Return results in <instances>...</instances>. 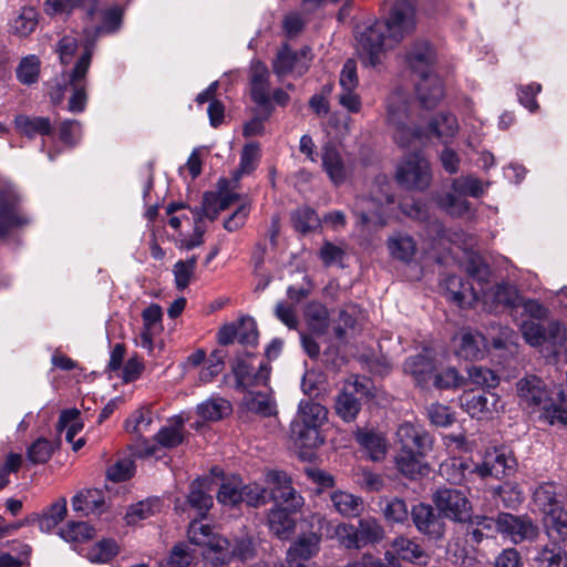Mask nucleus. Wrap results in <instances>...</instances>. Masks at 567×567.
<instances>
[{
  "mask_svg": "<svg viewBox=\"0 0 567 567\" xmlns=\"http://www.w3.org/2000/svg\"><path fill=\"white\" fill-rule=\"evenodd\" d=\"M416 27L415 7L411 1L396 2L384 21H375L358 37V54L363 66L377 68L389 50L395 48Z\"/></svg>",
  "mask_w": 567,
  "mask_h": 567,
  "instance_id": "f257e3e1",
  "label": "nucleus"
},
{
  "mask_svg": "<svg viewBox=\"0 0 567 567\" xmlns=\"http://www.w3.org/2000/svg\"><path fill=\"white\" fill-rule=\"evenodd\" d=\"M79 49V39L74 33H68L60 38L55 44V52L61 64L68 66L74 59ZM93 50L85 45L81 55L71 68H65L60 78L50 84L49 95L53 104H61L65 93L70 92L68 111L82 113L87 103V72L91 66Z\"/></svg>",
  "mask_w": 567,
  "mask_h": 567,
  "instance_id": "f03ea898",
  "label": "nucleus"
},
{
  "mask_svg": "<svg viewBox=\"0 0 567 567\" xmlns=\"http://www.w3.org/2000/svg\"><path fill=\"white\" fill-rule=\"evenodd\" d=\"M187 536L192 544L207 548L196 567H225L233 558L248 561L256 556V547L251 538H238L230 544L228 539L215 533L208 524L198 519L189 523Z\"/></svg>",
  "mask_w": 567,
  "mask_h": 567,
  "instance_id": "7ed1b4c3",
  "label": "nucleus"
},
{
  "mask_svg": "<svg viewBox=\"0 0 567 567\" xmlns=\"http://www.w3.org/2000/svg\"><path fill=\"white\" fill-rule=\"evenodd\" d=\"M353 213L362 226L383 227L395 216L394 195L385 175L375 178L369 196L357 197Z\"/></svg>",
  "mask_w": 567,
  "mask_h": 567,
  "instance_id": "20e7f679",
  "label": "nucleus"
},
{
  "mask_svg": "<svg viewBox=\"0 0 567 567\" xmlns=\"http://www.w3.org/2000/svg\"><path fill=\"white\" fill-rule=\"evenodd\" d=\"M433 50L427 43L416 44L408 54L410 68L419 74L416 93L424 109H433L443 97L440 78L431 72Z\"/></svg>",
  "mask_w": 567,
  "mask_h": 567,
  "instance_id": "39448f33",
  "label": "nucleus"
},
{
  "mask_svg": "<svg viewBox=\"0 0 567 567\" xmlns=\"http://www.w3.org/2000/svg\"><path fill=\"white\" fill-rule=\"evenodd\" d=\"M386 123L393 131V138L401 147H416L422 141V131L410 116V95L402 89L394 90L386 100Z\"/></svg>",
  "mask_w": 567,
  "mask_h": 567,
  "instance_id": "423d86ee",
  "label": "nucleus"
},
{
  "mask_svg": "<svg viewBox=\"0 0 567 567\" xmlns=\"http://www.w3.org/2000/svg\"><path fill=\"white\" fill-rule=\"evenodd\" d=\"M327 409L311 400H302L298 406L296 419L291 423V432L308 449H315L323 443L320 427L327 421Z\"/></svg>",
  "mask_w": 567,
  "mask_h": 567,
  "instance_id": "0eeeda50",
  "label": "nucleus"
},
{
  "mask_svg": "<svg viewBox=\"0 0 567 567\" xmlns=\"http://www.w3.org/2000/svg\"><path fill=\"white\" fill-rule=\"evenodd\" d=\"M467 274L472 280L476 281L478 289L474 287V284L464 282L461 277L455 275L449 276L444 280L447 298L462 308L473 307L481 298L487 296L485 285L488 284V267L483 262L473 264L467 267Z\"/></svg>",
  "mask_w": 567,
  "mask_h": 567,
  "instance_id": "6e6552de",
  "label": "nucleus"
},
{
  "mask_svg": "<svg viewBox=\"0 0 567 567\" xmlns=\"http://www.w3.org/2000/svg\"><path fill=\"white\" fill-rule=\"evenodd\" d=\"M395 179L406 189L424 192L432 183L429 161L419 152L406 155L396 167Z\"/></svg>",
  "mask_w": 567,
  "mask_h": 567,
  "instance_id": "1a4fd4ad",
  "label": "nucleus"
},
{
  "mask_svg": "<svg viewBox=\"0 0 567 567\" xmlns=\"http://www.w3.org/2000/svg\"><path fill=\"white\" fill-rule=\"evenodd\" d=\"M497 532L505 535L515 544L535 542L540 535L537 524L528 516H516L509 513H501L497 516Z\"/></svg>",
  "mask_w": 567,
  "mask_h": 567,
  "instance_id": "9d476101",
  "label": "nucleus"
},
{
  "mask_svg": "<svg viewBox=\"0 0 567 567\" xmlns=\"http://www.w3.org/2000/svg\"><path fill=\"white\" fill-rule=\"evenodd\" d=\"M517 461L513 452L505 447H493L485 451L483 461L475 465V471L481 477L493 476L503 478L515 473Z\"/></svg>",
  "mask_w": 567,
  "mask_h": 567,
  "instance_id": "9b49d317",
  "label": "nucleus"
},
{
  "mask_svg": "<svg viewBox=\"0 0 567 567\" xmlns=\"http://www.w3.org/2000/svg\"><path fill=\"white\" fill-rule=\"evenodd\" d=\"M433 502L439 512L455 522H466L471 518V503L466 494L455 488H439Z\"/></svg>",
  "mask_w": 567,
  "mask_h": 567,
  "instance_id": "f8f14e48",
  "label": "nucleus"
},
{
  "mask_svg": "<svg viewBox=\"0 0 567 567\" xmlns=\"http://www.w3.org/2000/svg\"><path fill=\"white\" fill-rule=\"evenodd\" d=\"M270 488L271 498L276 503V507H286L292 512H297L303 505V498L292 487L291 478L282 471H269L265 477Z\"/></svg>",
  "mask_w": 567,
  "mask_h": 567,
  "instance_id": "ddd939ff",
  "label": "nucleus"
},
{
  "mask_svg": "<svg viewBox=\"0 0 567 567\" xmlns=\"http://www.w3.org/2000/svg\"><path fill=\"white\" fill-rule=\"evenodd\" d=\"M368 381L355 378L344 383L334 402L336 413L346 422H352L359 414L362 398L368 394Z\"/></svg>",
  "mask_w": 567,
  "mask_h": 567,
  "instance_id": "4468645a",
  "label": "nucleus"
},
{
  "mask_svg": "<svg viewBox=\"0 0 567 567\" xmlns=\"http://www.w3.org/2000/svg\"><path fill=\"white\" fill-rule=\"evenodd\" d=\"M233 372L238 388L266 385L270 375V367L267 362L258 361L256 357L246 354L236 359Z\"/></svg>",
  "mask_w": 567,
  "mask_h": 567,
  "instance_id": "2eb2a0df",
  "label": "nucleus"
},
{
  "mask_svg": "<svg viewBox=\"0 0 567 567\" xmlns=\"http://www.w3.org/2000/svg\"><path fill=\"white\" fill-rule=\"evenodd\" d=\"M460 402L463 410L477 420L491 419L503 409L499 395L494 392L467 391L460 398Z\"/></svg>",
  "mask_w": 567,
  "mask_h": 567,
  "instance_id": "dca6fc26",
  "label": "nucleus"
},
{
  "mask_svg": "<svg viewBox=\"0 0 567 567\" xmlns=\"http://www.w3.org/2000/svg\"><path fill=\"white\" fill-rule=\"evenodd\" d=\"M518 404L532 412L539 410L549 400V391L545 382L537 375L527 374L516 382Z\"/></svg>",
  "mask_w": 567,
  "mask_h": 567,
  "instance_id": "f3484780",
  "label": "nucleus"
},
{
  "mask_svg": "<svg viewBox=\"0 0 567 567\" xmlns=\"http://www.w3.org/2000/svg\"><path fill=\"white\" fill-rule=\"evenodd\" d=\"M29 223L30 218L20 209L19 195L12 189L0 193V239Z\"/></svg>",
  "mask_w": 567,
  "mask_h": 567,
  "instance_id": "a211bd4d",
  "label": "nucleus"
},
{
  "mask_svg": "<svg viewBox=\"0 0 567 567\" xmlns=\"http://www.w3.org/2000/svg\"><path fill=\"white\" fill-rule=\"evenodd\" d=\"M310 61L311 56L309 48L306 47L299 52H296L285 44L278 51L277 56L272 62V69L278 76H282L288 73H295L300 76L309 69Z\"/></svg>",
  "mask_w": 567,
  "mask_h": 567,
  "instance_id": "6ab92c4d",
  "label": "nucleus"
},
{
  "mask_svg": "<svg viewBox=\"0 0 567 567\" xmlns=\"http://www.w3.org/2000/svg\"><path fill=\"white\" fill-rule=\"evenodd\" d=\"M396 441L400 450L416 451L419 454H427L433 443L431 435L423 427L408 422L398 427Z\"/></svg>",
  "mask_w": 567,
  "mask_h": 567,
  "instance_id": "aec40b11",
  "label": "nucleus"
},
{
  "mask_svg": "<svg viewBox=\"0 0 567 567\" xmlns=\"http://www.w3.org/2000/svg\"><path fill=\"white\" fill-rule=\"evenodd\" d=\"M452 344L455 355L465 360L482 359L486 350L485 337L471 330H461L456 333Z\"/></svg>",
  "mask_w": 567,
  "mask_h": 567,
  "instance_id": "412c9836",
  "label": "nucleus"
},
{
  "mask_svg": "<svg viewBox=\"0 0 567 567\" xmlns=\"http://www.w3.org/2000/svg\"><path fill=\"white\" fill-rule=\"evenodd\" d=\"M412 520L416 529L433 539H439L444 535V523L434 513L431 505L420 503L411 509Z\"/></svg>",
  "mask_w": 567,
  "mask_h": 567,
  "instance_id": "4be33fe9",
  "label": "nucleus"
},
{
  "mask_svg": "<svg viewBox=\"0 0 567 567\" xmlns=\"http://www.w3.org/2000/svg\"><path fill=\"white\" fill-rule=\"evenodd\" d=\"M250 95L260 106H267L270 103L269 71L260 61H254L250 66Z\"/></svg>",
  "mask_w": 567,
  "mask_h": 567,
  "instance_id": "5701e85b",
  "label": "nucleus"
},
{
  "mask_svg": "<svg viewBox=\"0 0 567 567\" xmlns=\"http://www.w3.org/2000/svg\"><path fill=\"white\" fill-rule=\"evenodd\" d=\"M320 536L315 533L302 535L289 548L287 563L289 567H308L303 564L319 551Z\"/></svg>",
  "mask_w": 567,
  "mask_h": 567,
  "instance_id": "b1692460",
  "label": "nucleus"
},
{
  "mask_svg": "<svg viewBox=\"0 0 567 567\" xmlns=\"http://www.w3.org/2000/svg\"><path fill=\"white\" fill-rule=\"evenodd\" d=\"M392 550L385 553L390 566H398V558L410 563H421L426 557L423 549L412 539L404 536L396 537L391 544Z\"/></svg>",
  "mask_w": 567,
  "mask_h": 567,
  "instance_id": "393cba45",
  "label": "nucleus"
},
{
  "mask_svg": "<svg viewBox=\"0 0 567 567\" xmlns=\"http://www.w3.org/2000/svg\"><path fill=\"white\" fill-rule=\"evenodd\" d=\"M434 370V360L423 353L411 355L403 363L404 373L411 375L415 383L422 388L429 384Z\"/></svg>",
  "mask_w": 567,
  "mask_h": 567,
  "instance_id": "a878e982",
  "label": "nucleus"
},
{
  "mask_svg": "<svg viewBox=\"0 0 567 567\" xmlns=\"http://www.w3.org/2000/svg\"><path fill=\"white\" fill-rule=\"evenodd\" d=\"M321 159L322 167L330 181L334 185L344 183L348 176V168L334 145L328 143L322 147Z\"/></svg>",
  "mask_w": 567,
  "mask_h": 567,
  "instance_id": "bb28decb",
  "label": "nucleus"
},
{
  "mask_svg": "<svg viewBox=\"0 0 567 567\" xmlns=\"http://www.w3.org/2000/svg\"><path fill=\"white\" fill-rule=\"evenodd\" d=\"M422 131V141L416 146L424 143V138L430 135L436 136L443 144H447L458 131V124L455 116L446 113L436 115L429 124L426 131Z\"/></svg>",
  "mask_w": 567,
  "mask_h": 567,
  "instance_id": "cd10ccee",
  "label": "nucleus"
},
{
  "mask_svg": "<svg viewBox=\"0 0 567 567\" xmlns=\"http://www.w3.org/2000/svg\"><path fill=\"white\" fill-rule=\"evenodd\" d=\"M544 528L551 543L567 540V511L563 507L554 508L544 515Z\"/></svg>",
  "mask_w": 567,
  "mask_h": 567,
  "instance_id": "c85d7f7f",
  "label": "nucleus"
},
{
  "mask_svg": "<svg viewBox=\"0 0 567 567\" xmlns=\"http://www.w3.org/2000/svg\"><path fill=\"white\" fill-rule=\"evenodd\" d=\"M210 480L208 477L195 480L189 487L187 503L204 517L213 506V497L208 494Z\"/></svg>",
  "mask_w": 567,
  "mask_h": 567,
  "instance_id": "c756f323",
  "label": "nucleus"
},
{
  "mask_svg": "<svg viewBox=\"0 0 567 567\" xmlns=\"http://www.w3.org/2000/svg\"><path fill=\"white\" fill-rule=\"evenodd\" d=\"M231 404L228 400L213 395L199 403L196 408L198 416L208 422H217L231 413Z\"/></svg>",
  "mask_w": 567,
  "mask_h": 567,
  "instance_id": "7c9ffc66",
  "label": "nucleus"
},
{
  "mask_svg": "<svg viewBox=\"0 0 567 567\" xmlns=\"http://www.w3.org/2000/svg\"><path fill=\"white\" fill-rule=\"evenodd\" d=\"M354 436L372 461H380L385 456L386 442L381 434L365 429H358Z\"/></svg>",
  "mask_w": 567,
  "mask_h": 567,
  "instance_id": "2f4dec72",
  "label": "nucleus"
},
{
  "mask_svg": "<svg viewBox=\"0 0 567 567\" xmlns=\"http://www.w3.org/2000/svg\"><path fill=\"white\" fill-rule=\"evenodd\" d=\"M536 567H567V550L558 543L537 548L533 558Z\"/></svg>",
  "mask_w": 567,
  "mask_h": 567,
  "instance_id": "473e14b6",
  "label": "nucleus"
},
{
  "mask_svg": "<svg viewBox=\"0 0 567 567\" xmlns=\"http://www.w3.org/2000/svg\"><path fill=\"white\" fill-rule=\"evenodd\" d=\"M558 496L559 486L554 482H544L539 484L533 493L534 503L539 511L544 513V515L554 508L561 507Z\"/></svg>",
  "mask_w": 567,
  "mask_h": 567,
  "instance_id": "72a5a7b5",
  "label": "nucleus"
},
{
  "mask_svg": "<svg viewBox=\"0 0 567 567\" xmlns=\"http://www.w3.org/2000/svg\"><path fill=\"white\" fill-rule=\"evenodd\" d=\"M436 203L441 209L452 217H465L471 215L472 212L471 203L453 190L437 195Z\"/></svg>",
  "mask_w": 567,
  "mask_h": 567,
  "instance_id": "f704fd0d",
  "label": "nucleus"
},
{
  "mask_svg": "<svg viewBox=\"0 0 567 567\" xmlns=\"http://www.w3.org/2000/svg\"><path fill=\"white\" fill-rule=\"evenodd\" d=\"M426 454H419L416 451L399 450L395 457L398 470L410 478L424 474L427 467L423 463L422 458Z\"/></svg>",
  "mask_w": 567,
  "mask_h": 567,
  "instance_id": "c9c22d12",
  "label": "nucleus"
},
{
  "mask_svg": "<svg viewBox=\"0 0 567 567\" xmlns=\"http://www.w3.org/2000/svg\"><path fill=\"white\" fill-rule=\"evenodd\" d=\"M331 502L336 511L346 517H357L363 511L361 497L343 491H337L331 495Z\"/></svg>",
  "mask_w": 567,
  "mask_h": 567,
  "instance_id": "e433bc0d",
  "label": "nucleus"
},
{
  "mask_svg": "<svg viewBox=\"0 0 567 567\" xmlns=\"http://www.w3.org/2000/svg\"><path fill=\"white\" fill-rule=\"evenodd\" d=\"M185 419L182 415H176L171 420L168 425L163 426L155 435L156 442L167 449L175 447L183 442V427Z\"/></svg>",
  "mask_w": 567,
  "mask_h": 567,
  "instance_id": "4c0bfd02",
  "label": "nucleus"
},
{
  "mask_svg": "<svg viewBox=\"0 0 567 567\" xmlns=\"http://www.w3.org/2000/svg\"><path fill=\"white\" fill-rule=\"evenodd\" d=\"M17 128L28 137L37 135H49L52 133V125L49 117L18 115L14 118Z\"/></svg>",
  "mask_w": 567,
  "mask_h": 567,
  "instance_id": "58836bf2",
  "label": "nucleus"
},
{
  "mask_svg": "<svg viewBox=\"0 0 567 567\" xmlns=\"http://www.w3.org/2000/svg\"><path fill=\"white\" fill-rule=\"evenodd\" d=\"M388 249L393 258L409 262L415 255L416 245L409 235L398 233L388 239Z\"/></svg>",
  "mask_w": 567,
  "mask_h": 567,
  "instance_id": "ea45409f",
  "label": "nucleus"
},
{
  "mask_svg": "<svg viewBox=\"0 0 567 567\" xmlns=\"http://www.w3.org/2000/svg\"><path fill=\"white\" fill-rule=\"evenodd\" d=\"M292 513L286 507H276L269 513V527L279 538H287L292 533L295 528Z\"/></svg>",
  "mask_w": 567,
  "mask_h": 567,
  "instance_id": "a19ab883",
  "label": "nucleus"
},
{
  "mask_svg": "<svg viewBox=\"0 0 567 567\" xmlns=\"http://www.w3.org/2000/svg\"><path fill=\"white\" fill-rule=\"evenodd\" d=\"M104 506V496L100 489H86L72 498V507L76 512L99 513Z\"/></svg>",
  "mask_w": 567,
  "mask_h": 567,
  "instance_id": "79ce46f5",
  "label": "nucleus"
},
{
  "mask_svg": "<svg viewBox=\"0 0 567 567\" xmlns=\"http://www.w3.org/2000/svg\"><path fill=\"white\" fill-rule=\"evenodd\" d=\"M487 186L488 184L484 185V183L474 175H461L453 178L451 182V189L464 197H482Z\"/></svg>",
  "mask_w": 567,
  "mask_h": 567,
  "instance_id": "37998d69",
  "label": "nucleus"
},
{
  "mask_svg": "<svg viewBox=\"0 0 567 567\" xmlns=\"http://www.w3.org/2000/svg\"><path fill=\"white\" fill-rule=\"evenodd\" d=\"M66 512V499L62 497L40 515L38 520L40 530L45 533L53 530L64 519Z\"/></svg>",
  "mask_w": 567,
  "mask_h": 567,
  "instance_id": "c03bdc74",
  "label": "nucleus"
},
{
  "mask_svg": "<svg viewBox=\"0 0 567 567\" xmlns=\"http://www.w3.org/2000/svg\"><path fill=\"white\" fill-rule=\"evenodd\" d=\"M441 473L452 484H462L467 480V475L476 473L475 466L462 458H452L441 465Z\"/></svg>",
  "mask_w": 567,
  "mask_h": 567,
  "instance_id": "a18cd8bd",
  "label": "nucleus"
},
{
  "mask_svg": "<svg viewBox=\"0 0 567 567\" xmlns=\"http://www.w3.org/2000/svg\"><path fill=\"white\" fill-rule=\"evenodd\" d=\"M291 221L293 228L301 234L313 231L320 226L318 214L309 206L297 208L291 215Z\"/></svg>",
  "mask_w": 567,
  "mask_h": 567,
  "instance_id": "49530a36",
  "label": "nucleus"
},
{
  "mask_svg": "<svg viewBox=\"0 0 567 567\" xmlns=\"http://www.w3.org/2000/svg\"><path fill=\"white\" fill-rule=\"evenodd\" d=\"M358 534L360 547L369 544L379 543L383 536L384 530L381 524L373 517H364L358 522Z\"/></svg>",
  "mask_w": 567,
  "mask_h": 567,
  "instance_id": "de8ad7c7",
  "label": "nucleus"
},
{
  "mask_svg": "<svg viewBox=\"0 0 567 567\" xmlns=\"http://www.w3.org/2000/svg\"><path fill=\"white\" fill-rule=\"evenodd\" d=\"M244 404L248 411L270 416L276 413V405L269 394L262 392H248L244 396Z\"/></svg>",
  "mask_w": 567,
  "mask_h": 567,
  "instance_id": "09e8293b",
  "label": "nucleus"
},
{
  "mask_svg": "<svg viewBox=\"0 0 567 567\" xmlns=\"http://www.w3.org/2000/svg\"><path fill=\"white\" fill-rule=\"evenodd\" d=\"M217 499L225 506H235L243 503L241 496V478L238 476H231L221 483Z\"/></svg>",
  "mask_w": 567,
  "mask_h": 567,
  "instance_id": "8fccbe9b",
  "label": "nucleus"
},
{
  "mask_svg": "<svg viewBox=\"0 0 567 567\" xmlns=\"http://www.w3.org/2000/svg\"><path fill=\"white\" fill-rule=\"evenodd\" d=\"M309 330L316 336H322L329 327V315L326 307L319 303L310 305L306 310Z\"/></svg>",
  "mask_w": 567,
  "mask_h": 567,
  "instance_id": "3c124183",
  "label": "nucleus"
},
{
  "mask_svg": "<svg viewBox=\"0 0 567 567\" xmlns=\"http://www.w3.org/2000/svg\"><path fill=\"white\" fill-rule=\"evenodd\" d=\"M83 429V423L80 421V412L76 409L64 410L60 414L56 430L65 432V439L72 443L74 437Z\"/></svg>",
  "mask_w": 567,
  "mask_h": 567,
  "instance_id": "603ef678",
  "label": "nucleus"
},
{
  "mask_svg": "<svg viewBox=\"0 0 567 567\" xmlns=\"http://www.w3.org/2000/svg\"><path fill=\"white\" fill-rule=\"evenodd\" d=\"M197 257L192 256L186 260H178L173 266L175 287L182 291L188 287L195 275Z\"/></svg>",
  "mask_w": 567,
  "mask_h": 567,
  "instance_id": "864d4df0",
  "label": "nucleus"
},
{
  "mask_svg": "<svg viewBox=\"0 0 567 567\" xmlns=\"http://www.w3.org/2000/svg\"><path fill=\"white\" fill-rule=\"evenodd\" d=\"M95 530L85 522H69L61 530L60 536L72 543H82L93 538Z\"/></svg>",
  "mask_w": 567,
  "mask_h": 567,
  "instance_id": "5fc2aeb1",
  "label": "nucleus"
},
{
  "mask_svg": "<svg viewBox=\"0 0 567 567\" xmlns=\"http://www.w3.org/2000/svg\"><path fill=\"white\" fill-rule=\"evenodd\" d=\"M560 403L556 404L549 399L546 403H543L539 410H542V417L549 424H561L567 425V409L564 406L566 396L564 392L559 393Z\"/></svg>",
  "mask_w": 567,
  "mask_h": 567,
  "instance_id": "6e6d98bb",
  "label": "nucleus"
},
{
  "mask_svg": "<svg viewBox=\"0 0 567 567\" xmlns=\"http://www.w3.org/2000/svg\"><path fill=\"white\" fill-rule=\"evenodd\" d=\"M38 13L32 7H23L12 22L14 33L25 37L35 30Z\"/></svg>",
  "mask_w": 567,
  "mask_h": 567,
  "instance_id": "4d7b16f0",
  "label": "nucleus"
},
{
  "mask_svg": "<svg viewBox=\"0 0 567 567\" xmlns=\"http://www.w3.org/2000/svg\"><path fill=\"white\" fill-rule=\"evenodd\" d=\"M486 286L487 284L485 285V287ZM485 292L487 293L486 298H481V300H483L484 303H486L487 299L491 297L497 305H504L509 307L516 306V300L518 297L517 291L513 286L508 284H498L492 287L489 290L485 288Z\"/></svg>",
  "mask_w": 567,
  "mask_h": 567,
  "instance_id": "13d9d810",
  "label": "nucleus"
},
{
  "mask_svg": "<svg viewBox=\"0 0 567 567\" xmlns=\"http://www.w3.org/2000/svg\"><path fill=\"white\" fill-rule=\"evenodd\" d=\"M225 357L223 350H214L199 373V380L204 383L213 381L223 371Z\"/></svg>",
  "mask_w": 567,
  "mask_h": 567,
  "instance_id": "bf43d9fd",
  "label": "nucleus"
},
{
  "mask_svg": "<svg viewBox=\"0 0 567 567\" xmlns=\"http://www.w3.org/2000/svg\"><path fill=\"white\" fill-rule=\"evenodd\" d=\"M161 503L158 499L142 501L128 509L126 514L127 524H135L138 520L146 519L154 513L158 512Z\"/></svg>",
  "mask_w": 567,
  "mask_h": 567,
  "instance_id": "052dcab7",
  "label": "nucleus"
},
{
  "mask_svg": "<svg viewBox=\"0 0 567 567\" xmlns=\"http://www.w3.org/2000/svg\"><path fill=\"white\" fill-rule=\"evenodd\" d=\"M40 60L35 55H29L21 60L17 68V78L23 84H32L38 81Z\"/></svg>",
  "mask_w": 567,
  "mask_h": 567,
  "instance_id": "680f3d73",
  "label": "nucleus"
},
{
  "mask_svg": "<svg viewBox=\"0 0 567 567\" xmlns=\"http://www.w3.org/2000/svg\"><path fill=\"white\" fill-rule=\"evenodd\" d=\"M123 10L118 6L107 8L102 13V24L96 28L97 34L116 32L122 24Z\"/></svg>",
  "mask_w": 567,
  "mask_h": 567,
  "instance_id": "e2e57ef3",
  "label": "nucleus"
},
{
  "mask_svg": "<svg viewBox=\"0 0 567 567\" xmlns=\"http://www.w3.org/2000/svg\"><path fill=\"white\" fill-rule=\"evenodd\" d=\"M468 378L472 383L483 388H496L499 383L498 375L493 370L482 365L471 367Z\"/></svg>",
  "mask_w": 567,
  "mask_h": 567,
  "instance_id": "0e129e2a",
  "label": "nucleus"
},
{
  "mask_svg": "<svg viewBox=\"0 0 567 567\" xmlns=\"http://www.w3.org/2000/svg\"><path fill=\"white\" fill-rule=\"evenodd\" d=\"M53 453L52 443L45 439L35 440L28 449V458L33 464L47 463Z\"/></svg>",
  "mask_w": 567,
  "mask_h": 567,
  "instance_id": "69168bd1",
  "label": "nucleus"
},
{
  "mask_svg": "<svg viewBox=\"0 0 567 567\" xmlns=\"http://www.w3.org/2000/svg\"><path fill=\"white\" fill-rule=\"evenodd\" d=\"M117 553L115 542L104 539L94 545L87 553V557L93 563L109 561Z\"/></svg>",
  "mask_w": 567,
  "mask_h": 567,
  "instance_id": "338daca9",
  "label": "nucleus"
},
{
  "mask_svg": "<svg viewBox=\"0 0 567 567\" xmlns=\"http://www.w3.org/2000/svg\"><path fill=\"white\" fill-rule=\"evenodd\" d=\"M567 342V328L557 320H551L545 327V344L563 347Z\"/></svg>",
  "mask_w": 567,
  "mask_h": 567,
  "instance_id": "774afa93",
  "label": "nucleus"
}]
</instances>
